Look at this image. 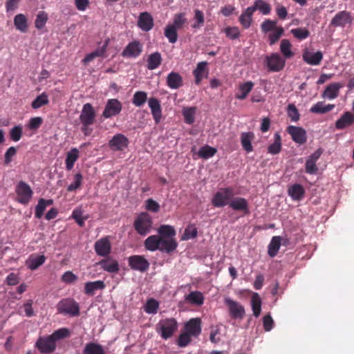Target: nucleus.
<instances>
[{
	"mask_svg": "<svg viewBox=\"0 0 354 354\" xmlns=\"http://www.w3.org/2000/svg\"><path fill=\"white\" fill-rule=\"evenodd\" d=\"M207 62H201L197 64L196 69L194 70L193 74L195 77V83L200 84L204 77H207L208 71L207 69Z\"/></svg>",
	"mask_w": 354,
	"mask_h": 354,
	"instance_id": "cd10ccee",
	"label": "nucleus"
},
{
	"mask_svg": "<svg viewBox=\"0 0 354 354\" xmlns=\"http://www.w3.org/2000/svg\"><path fill=\"white\" fill-rule=\"evenodd\" d=\"M216 151H217L215 148L209 145H205L200 148L198 154L200 158L203 159H208L211 157H213L216 154Z\"/></svg>",
	"mask_w": 354,
	"mask_h": 354,
	"instance_id": "09e8293b",
	"label": "nucleus"
},
{
	"mask_svg": "<svg viewBox=\"0 0 354 354\" xmlns=\"http://www.w3.org/2000/svg\"><path fill=\"white\" fill-rule=\"evenodd\" d=\"M16 194L17 195V201L23 205H27L33 194V192L28 184L24 181H19L16 186Z\"/></svg>",
	"mask_w": 354,
	"mask_h": 354,
	"instance_id": "1a4fd4ad",
	"label": "nucleus"
},
{
	"mask_svg": "<svg viewBox=\"0 0 354 354\" xmlns=\"http://www.w3.org/2000/svg\"><path fill=\"white\" fill-rule=\"evenodd\" d=\"M129 267L133 270L140 272H145L149 268V263L147 259L142 255H132L128 258Z\"/></svg>",
	"mask_w": 354,
	"mask_h": 354,
	"instance_id": "9b49d317",
	"label": "nucleus"
},
{
	"mask_svg": "<svg viewBox=\"0 0 354 354\" xmlns=\"http://www.w3.org/2000/svg\"><path fill=\"white\" fill-rule=\"evenodd\" d=\"M353 123L354 115L349 111H346L336 121L335 128L338 130H342L350 127Z\"/></svg>",
	"mask_w": 354,
	"mask_h": 354,
	"instance_id": "b1692460",
	"label": "nucleus"
},
{
	"mask_svg": "<svg viewBox=\"0 0 354 354\" xmlns=\"http://www.w3.org/2000/svg\"><path fill=\"white\" fill-rule=\"evenodd\" d=\"M14 25L17 30L21 32L28 30V19L24 14H18L14 18Z\"/></svg>",
	"mask_w": 354,
	"mask_h": 354,
	"instance_id": "4c0bfd02",
	"label": "nucleus"
},
{
	"mask_svg": "<svg viewBox=\"0 0 354 354\" xmlns=\"http://www.w3.org/2000/svg\"><path fill=\"white\" fill-rule=\"evenodd\" d=\"M49 102L48 95L46 93H42L38 95L32 102V107L35 109H37L41 106L48 104Z\"/></svg>",
	"mask_w": 354,
	"mask_h": 354,
	"instance_id": "864d4df0",
	"label": "nucleus"
},
{
	"mask_svg": "<svg viewBox=\"0 0 354 354\" xmlns=\"http://www.w3.org/2000/svg\"><path fill=\"white\" fill-rule=\"evenodd\" d=\"M196 108L194 106L184 108L183 109L182 113L184 117L185 123L188 124H192L194 122V115L196 113Z\"/></svg>",
	"mask_w": 354,
	"mask_h": 354,
	"instance_id": "8fccbe9b",
	"label": "nucleus"
},
{
	"mask_svg": "<svg viewBox=\"0 0 354 354\" xmlns=\"http://www.w3.org/2000/svg\"><path fill=\"white\" fill-rule=\"evenodd\" d=\"M335 107V104H326L324 102L320 101L315 104L310 109V111L316 114H324L331 111Z\"/></svg>",
	"mask_w": 354,
	"mask_h": 354,
	"instance_id": "72a5a7b5",
	"label": "nucleus"
},
{
	"mask_svg": "<svg viewBox=\"0 0 354 354\" xmlns=\"http://www.w3.org/2000/svg\"><path fill=\"white\" fill-rule=\"evenodd\" d=\"M147 100V94L145 91H136L132 99V102L136 106H142Z\"/></svg>",
	"mask_w": 354,
	"mask_h": 354,
	"instance_id": "603ef678",
	"label": "nucleus"
},
{
	"mask_svg": "<svg viewBox=\"0 0 354 354\" xmlns=\"http://www.w3.org/2000/svg\"><path fill=\"white\" fill-rule=\"evenodd\" d=\"M96 254L100 257H107L111 252V243L109 236H105L97 240L94 245Z\"/></svg>",
	"mask_w": 354,
	"mask_h": 354,
	"instance_id": "4468645a",
	"label": "nucleus"
},
{
	"mask_svg": "<svg viewBox=\"0 0 354 354\" xmlns=\"http://www.w3.org/2000/svg\"><path fill=\"white\" fill-rule=\"evenodd\" d=\"M46 259V257L44 254H32L28 257L25 264L30 270H35L45 263Z\"/></svg>",
	"mask_w": 354,
	"mask_h": 354,
	"instance_id": "aec40b11",
	"label": "nucleus"
},
{
	"mask_svg": "<svg viewBox=\"0 0 354 354\" xmlns=\"http://www.w3.org/2000/svg\"><path fill=\"white\" fill-rule=\"evenodd\" d=\"M148 104L153 120L156 124H158L162 118V109L160 101L157 98L151 97L148 101Z\"/></svg>",
	"mask_w": 354,
	"mask_h": 354,
	"instance_id": "5701e85b",
	"label": "nucleus"
},
{
	"mask_svg": "<svg viewBox=\"0 0 354 354\" xmlns=\"http://www.w3.org/2000/svg\"><path fill=\"white\" fill-rule=\"evenodd\" d=\"M82 354H106L101 344L90 342L84 346Z\"/></svg>",
	"mask_w": 354,
	"mask_h": 354,
	"instance_id": "c9c22d12",
	"label": "nucleus"
},
{
	"mask_svg": "<svg viewBox=\"0 0 354 354\" xmlns=\"http://www.w3.org/2000/svg\"><path fill=\"white\" fill-rule=\"evenodd\" d=\"M178 30L171 24L166 26L165 28V36L171 44H174L178 40Z\"/></svg>",
	"mask_w": 354,
	"mask_h": 354,
	"instance_id": "37998d69",
	"label": "nucleus"
},
{
	"mask_svg": "<svg viewBox=\"0 0 354 354\" xmlns=\"http://www.w3.org/2000/svg\"><path fill=\"white\" fill-rule=\"evenodd\" d=\"M342 87L343 85L341 83L335 82L330 84L324 89L322 97L329 100L335 99L338 96L339 89Z\"/></svg>",
	"mask_w": 354,
	"mask_h": 354,
	"instance_id": "393cba45",
	"label": "nucleus"
},
{
	"mask_svg": "<svg viewBox=\"0 0 354 354\" xmlns=\"http://www.w3.org/2000/svg\"><path fill=\"white\" fill-rule=\"evenodd\" d=\"M142 44L138 40L129 42L122 50L121 55L125 58H136L142 52Z\"/></svg>",
	"mask_w": 354,
	"mask_h": 354,
	"instance_id": "f8f14e48",
	"label": "nucleus"
},
{
	"mask_svg": "<svg viewBox=\"0 0 354 354\" xmlns=\"http://www.w3.org/2000/svg\"><path fill=\"white\" fill-rule=\"evenodd\" d=\"M253 86L254 83L252 82H247L241 84L239 88V92L236 94V98L239 100L245 99L248 93L252 91Z\"/></svg>",
	"mask_w": 354,
	"mask_h": 354,
	"instance_id": "79ce46f5",
	"label": "nucleus"
},
{
	"mask_svg": "<svg viewBox=\"0 0 354 354\" xmlns=\"http://www.w3.org/2000/svg\"><path fill=\"white\" fill-rule=\"evenodd\" d=\"M223 32L226 36L230 39H236L240 36V31L238 27H227L224 29Z\"/></svg>",
	"mask_w": 354,
	"mask_h": 354,
	"instance_id": "338daca9",
	"label": "nucleus"
},
{
	"mask_svg": "<svg viewBox=\"0 0 354 354\" xmlns=\"http://www.w3.org/2000/svg\"><path fill=\"white\" fill-rule=\"evenodd\" d=\"M10 139L14 142L19 141L23 134V128L21 126H15L9 132Z\"/></svg>",
	"mask_w": 354,
	"mask_h": 354,
	"instance_id": "052dcab7",
	"label": "nucleus"
},
{
	"mask_svg": "<svg viewBox=\"0 0 354 354\" xmlns=\"http://www.w3.org/2000/svg\"><path fill=\"white\" fill-rule=\"evenodd\" d=\"M194 22L192 25V28L194 29H199L201 28L205 22V16L203 11L196 9L194 10Z\"/></svg>",
	"mask_w": 354,
	"mask_h": 354,
	"instance_id": "49530a36",
	"label": "nucleus"
},
{
	"mask_svg": "<svg viewBox=\"0 0 354 354\" xmlns=\"http://www.w3.org/2000/svg\"><path fill=\"white\" fill-rule=\"evenodd\" d=\"M102 269L109 273H117L119 270V263L117 260L112 258L103 259L97 263Z\"/></svg>",
	"mask_w": 354,
	"mask_h": 354,
	"instance_id": "4be33fe9",
	"label": "nucleus"
},
{
	"mask_svg": "<svg viewBox=\"0 0 354 354\" xmlns=\"http://www.w3.org/2000/svg\"><path fill=\"white\" fill-rule=\"evenodd\" d=\"M252 7L257 8V10H259L263 15H268L271 10L270 6L261 0L256 1L254 6Z\"/></svg>",
	"mask_w": 354,
	"mask_h": 354,
	"instance_id": "69168bd1",
	"label": "nucleus"
},
{
	"mask_svg": "<svg viewBox=\"0 0 354 354\" xmlns=\"http://www.w3.org/2000/svg\"><path fill=\"white\" fill-rule=\"evenodd\" d=\"M225 304L232 319H243L244 318L245 311L244 307L241 304L229 297L225 299Z\"/></svg>",
	"mask_w": 354,
	"mask_h": 354,
	"instance_id": "9d476101",
	"label": "nucleus"
},
{
	"mask_svg": "<svg viewBox=\"0 0 354 354\" xmlns=\"http://www.w3.org/2000/svg\"><path fill=\"white\" fill-rule=\"evenodd\" d=\"M159 308V303L154 299H149L145 306V311L148 314H156Z\"/></svg>",
	"mask_w": 354,
	"mask_h": 354,
	"instance_id": "6e6d98bb",
	"label": "nucleus"
},
{
	"mask_svg": "<svg viewBox=\"0 0 354 354\" xmlns=\"http://www.w3.org/2000/svg\"><path fill=\"white\" fill-rule=\"evenodd\" d=\"M104 288V281L100 280L87 282L84 285V293L88 295H93L95 290H103Z\"/></svg>",
	"mask_w": 354,
	"mask_h": 354,
	"instance_id": "f704fd0d",
	"label": "nucleus"
},
{
	"mask_svg": "<svg viewBox=\"0 0 354 354\" xmlns=\"http://www.w3.org/2000/svg\"><path fill=\"white\" fill-rule=\"evenodd\" d=\"M48 15L44 11H40L37 15L35 21V26L37 29L41 30L42 29L47 21H48Z\"/></svg>",
	"mask_w": 354,
	"mask_h": 354,
	"instance_id": "5fc2aeb1",
	"label": "nucleus"
},
{
	"mask_svg": "<svg viewBox=\"0 0 354 354\" xmlns=\"http://www.w3.org/2000/svg\"><path fill=\"white\" fill-rule=\"evenodd\" d=\"M157 231L158 235H151L145 239V249L151 252L159 250L167 254L175 251L178 247V242L175 239L176 233L174 227L161 225Z\"/></svg>",
	"mask_w": 354,
	"mask_h": 354,
	"instance_id": "f257e3e1",
	"label": "nucleus"
},
{
	"mask_svg": "<svg viewBox=\"0 0 354 354\" xmlns=\"http://www.w3.org/2000/svg\"><path fill=\"white\" fill-rule=\"evenodd\" d=\"M261 28L262 32L267 33L270 31H273L278 28L277 26V21L270 19H266L261 24Z\"/></svg>",
	"mask_w": 354,
	"mask_h": 354,
	"instance_id": "680f3d73",
	"label": "nucleus"
},
{
	"mask_svg": "<svg viewBox=\"0 0 354 354\" xmlns=\"http://www.w3.org/2000/svg\"><path fill=\"white\" fill-rule=\"evenodd\" d=\"M79 158V151L77 148H73L69 151L66 154V168L67 170H71L73 167L75 162Z\"/></svg>",
	"mask_w": 354,
	"mask_h": 354,
	"instance_id": "58836bf2",
	"label": "nucleus"
},
{
	"mask_svg": "<svg viewBox=\"0 0 354 354\" xmlns=\"http://www.w3.org/2000/svg\"><path fill=\"white\" fill-rule=\"evenodd\" d=\"M284 30L281 26L273 30V32L268 35V40L270 45H274L277 42L280 37L283 34Z\"/></svg>",
	"mask_w": 354,
	"mask_h": 354,
	"instance_id": "bf43d9fd",
	"label": "nucleus"
},
{
	"mask_svg": "<svg viewBox=\"0 0 354 354\" xmlns=\"http://www.w3.org/2000/svg\"><path fill=\"white\" fill-rule=\"evenodd\" d=\"M263 64L271 72H279L283 69L286 60L279 53H273L266 56Z\"/></svg>",
	"mask_w": 354,
	"mask_h": 354,
	"instance_id": "0eeeda50",
	"label": "nucleus"
},
{
	"mask_svg": "<svg viewBox=\"0 0 354 354\" xmlns=\"http://www.w3.org/2000/svg\"><path fill=\"white\" fill-rule=\"evenodd\" d=\"M35 347L41 354H52L55 351L57 344L50 335H46L37 339Z\"/></svg>",
	"mask_w": 354,
	"mask_h": 354,
	"instance_id": "6e6552de",
	"label": "nucleus"
},
{
	"mask_svg": "<svg viewBox=\"0 0 354 354\" xmlns=\"http://www.w3.org/2000/svg\"><path fill=\"white\" fill-rule=\"evenodd\" d=\"M282 238L280 236H274L272 238L268 246V254L270 257H274L281 247Z\"/></svg>",
	"mask_w": 354,
	"mask_h": 354,
	"instance_id": "473e14b6",
	"label": "nucleus"
},
{
	"mask_svg": "<svg viewBox=\"0 0 354 354\" xmlns=\"http://www.w3.org/2000/svg\"><path fill=\"white\" fill-rule=\"evenodd\" d=\"M185 300L192 304L201 306L204 302V297L199 291H192L186 295Z\"/></svg>",
	"mask_w": 354,
	"mask_h": 354,
	"instance_id": "ea45409f",
	"label": "nucleus"
},
{
	"mask_svg": "<svg viewBox=\"0 0 354 354\" xmlns=\"http://www.w3.org/2000/svg\"><path fill=\"white\" fill-rule=\"evenodd\" d=\"M229 206L235 211L243 212L244 214H249V204L245 198H232Z\"/></svg>",
	"mask_w": 354,
	"mask_h": 354,
	"instance_id": "412c9836",
	"label": "nucleus"
},
{
	"mask_svg": "<svg viewBox=\"0 0 354 354\" xmlns=\"http://www.w3.org/2000/svg\"><path fill=\"white\" fill-rule=\"evenodd\" d=\"M59 313L69 315L75 317L80 314V306L73 299L67 298L62 299L57 305Z\"/></svg>",
	"mask_w": 354,
	"mask_h": 354,
	"instance_id": "423d86ee",
	"label": "nucleus"
},
{
	"mask_svg": "<svg viewBox=\"0 0 354 354\" xmlns=\"http://www.w3.org/2000/svg\"><path fill=\"white\" fill-rule=\"evenodd\" d=\"M281 149V140L279 133L274 135V142L268 147V153L275 155L279 153Z\"/></svg>",
	"mask_w": 354,
	"mask_h": 354,
	"instance_id": "3c124183",
	"label": "nucleus"
},
{
	"mask_svg": "<svg viewBox=\"0 0 354 354\" xmlns=\"http://www.w3.org/2000/svg\"><path fill=\"white\" fill-rule=\"evenodd\" d=\"M167 85L171 89H178L183 85L182 76L177 72H171L167 77Z\"/></svg>",
	"mask_w": 354,
	"mask_h": 354,
	"instance_id": "bb28decb",
	"label": "nucleus"
},
{
	"mask_svg": "<svg viewBox=\"0 0 354 354\" xmlns=\"http://www.w3.org/2000/svg\"><path fill=\"white\" fill-rule=\"evenodd\" d=\"M234 195V188L232 187L220 188L212 198V204L215 207H223L230 205L231 199Z\"/></svg>",
	"mask_w": 354,
	"mask_h": 354,
	"instance_id": "39448f33",
	"label": "nucleus"
},
{
	"mask_svg": "<svg viewBox=\"0 0 354 354\" xmlns=\"http://www.w3.org/2000/svg\"><path fill=\"white\" fill-rule=\"evenodd\" d=\"M322 153V150L318 149L313 153H312L306 162V171L308 174H313L317 171V167L316 162L319 158Z\"/></svg>",
	"mask_w": 354,
	"mask_h": 354,
	"instance_id": "6ab92c4d",
	"label": "nucleus"
},
{
	"mask_svg": "<svg viewBox=\"0 0 354 354\" xmlns=\"http://www.w3.org/2000/svg\"><path fill=\"white\" fill-rule=\"evenodd\" d=\"M55 343L57 341L67 338L71 335V331L67 328H61L58 330H55L51 335H50Z\"/></svg>",
	"mask_w": 354,
	"mask_h": 354,
	"instance_id": "a18cd8bd",
	"label": "nucleus"
},
{
	"mask_svg": "<svg viewBox=\"0 0 354 354\" xmlns=\"http://www.w3.org/2000/svg\"><path fill=\"white\" fill-rule=\"evenodd\" d=\"M152 218L147 212H141L139 214L133 222L135 230L142 236H145L150 233L152 229Z\"/></svg>",
	"mask_w": 354,
	"mask_h": 354,
	"instance_id": "20e7f679",
	"label": "nucleus"
},
{
	"mask_svg": "<svg viewBox=\"0 0 354 354\" xmlns=\"http://www.w3.org/2000/svg\"><path fill=\"white\" fill-rule=\"evenodd\" d=\"M254 138V134L253 132H243L241 134V143L243 149L247 152L250 153L253 151V147L252 145V141Z\"/></svg>",
	"mask_w": 354,
	"mask_h": 354,
	"instance_id": "2f4dec72",
	"label": "nucleus"
},
{
	"mask_svg": "<svg viewBox=\"0 0 354 354\" xmlns=\"http://www.w3.org/2000/svg\"><path fill=\"white\" fill-rule=\"evenodd\" d=\"M288 115L292 121L297 122L299 119V113L295 104H290L288 106Z\"/></svg>",
	"mask_w": 354,
	"mask_h": 354,
	"instance_id": "774afa93",
	"label": "nucleus"
},
{
	"mask_svg": "<svg viewBox=\"0 0 354 354\" xmlns=\"http://www.w3.org/2000/svg\"><path fill=\"white\" fill-rule=\"evenodd\" d=\"M95 117L96 113L93 106L90 103L84 104L80 115V120L82 123L81 131L85 136H90L92 133L93 129L89 127L94 124Z\"/></svg>",
	"mask_w": 354,
	"mask_h": 354,
	"instance_id": "f03ea898",
	"label": "nucleus"
},
{
	"mask_svg": "<svg viewBox=\"0 0 354 354\" xmlns=\"http://www.w3.org/2000/svg\"><path fill=\"white\" fill-rule=\"evenodd\" d=\"M162 60V59L159 52L150 54L147 60V68L151 71L157 68L161 64Z\"/></svg>",
	"mask_w": 354,
	"mask_h": 354,
	"instance_id": "e433bc0d",
	"label": "nucleus"
},
{
	"mask_svg": "<svg viewBox=\"0 0 354 354\" xmlns=\"http://www.w3.org/2000/svg\"><path fill=\"white\" fill-rule=\"evenodd\" d=\"M129 141L122 133L115 134L109 142V147L113 151H123L129 145Z\"/></svg>",
	"mask_w": 354,
	"mask_h": 354,
	"instance_id": "2eb2a0df",
	"label": "nucleus"
},
{
	"mask_svg": "<svg viewBox=\"0 0 354 354\" xmlns=\"http://www.w3.org/2000/svg\"><path fill=\"white\" fill-rule=\"evenodd\" d=\"M187 23V19L185 17L184 12L177 13L174 15L173 23L171 24L177 30L183 28L184 25Z\"/></svg>",
	"mask_w": 354,
	"mask_h": 354,
	"instance_id": "de8ad7c7",
	"label": "nucleus"
},
{
	"mask_svg": "<svg viewBox=\"0 0 354 354\" xmlns=\"http://www.w3.org/2000/svg\"><path fill=\"white\" fill-rule=\"evenodd\" d=\"M251 306L253 315L256 317H258L260 315L261 311V299L257 292H254L252 295Z\"/></svg>",
	"mask_w": 354,
	"mask_h": 354,
	"instance_id": "a19ab883",
	"label": "nucleus"
},
{
	"mask_svg": "<svg viewBox=\"0 0 354 354\" xmlns=\"http://www.w3.org/2000/svg\"><path fill=\"white\" fill-rule=\"evenodd\" d=\"M186 333L192 337H197L201 333V319L200 318H192L184 326Z\"/></svg>",
	"mask_w": 354,
	"mask_h": 354,
	"instance_id": "f3484780",
	"label": "nucleus"
},
{
	"mask_svg": "<svg viewBox=\"0 0 354 354\" xmlns=\"http://www.w3.org/2000/svg\"><path fill=\"white\" fill-rule=\"evenodd\" d=\"M192 335L186 333L182 332L176 341L177 345L180 348L187 346L192 342Z\"/></svg>",
	"mask_w": 354,
	"mask_h": 354,
	"instance_id": "4d7b16f0",
	"label": "nucleus"
},
{
	"mask_svg": "<svg viewBox=\"0 0 354 354\" xmlns=\"http://www.w3.org/2000/svg\"><path fill=\"white\" fill-rule=\"evenodd\" d=\"M353 18L349 12L346 10L337 12L330 21V26L335 27H344L346 24H351Z\"/></svg>",
	"mask_w": 354,
	"mask_h": 354,
	"instance_id": "a211bd4d",
	"label": "nucleus"
},
{
	"mask_svg": "<svg viewBox=\"0 0 354 354\" xmlns=\"http://www.w3.org/2000/svg\"><path fill=\"white\" fill-rule=\"evenodd\" d=\"M323 59V54L321 51L310 53L308 51L303 54V59L305 62L313 66H317L320 64Z\"/></svg>",
	"mask_w": 354,
	"mask_h": 354,
	"instance_id": "c756f323",
	"label": "nucleus"
},
{
	"mask_svg": "<svg viewBox=\"0 0 354 354\" xmlns=\"http://www.w3.org/2000/svg\"><path fill=\"white\" fill-rule=\"evenodd\" d=\"M287 132L291 136L292 139L296 143L303 145L306 142V131L302 127L289 126Z\"/></svg>",
	"mask_w": 354,
	"mask_h": 354,
	"instance_id": "dca6fc26",
	"label": "nucleus"
},
{
	"mask_svg": "<svg viewBox=\"0 0 354 354\" xmlns=\"http://www.w3.org/2000/svg\"><path fill=\"white\" fill-rule=\"evenodd\" d=\"M291 43L288 39H283L281 41L280 50L284 57V59H288L294 55L293 52L291 50Z\"/></svg>",
	"mask_w": 354,
	"mask_h": 354,
	"instance_id": "c03bdc74",
	"label": "nucleus"
},
{
	"mask_svg": "<svg viewBox=\"0 0 354 354\" xmlns=\"http://www.w3.org/2000/svg\"><path fill=\"white\" fill-rule=\"evenodd\" d=\"M290 32L292 35L299 40L306 39L310 35V32L306 28H297L292 29Z\"/></svg>",
	"mask_w": 354,
	"mask_h": 354,
	"instance_id": "13d9d810",
	"label": "nucleus"
},
{
	"mask_svg": "<svg viewBox=\"0 0 354 354\" xmlns=\"http://www.w3.org/2000/svg\"><path fill=\"white\" fill-rule=\"evenodd\" d=\"M138 26L144 31H149L153 26V19L151 15L147 12H142L138 21Z\"/></svg>",
	"mask_w": 354,
	"mask_h": 354,
	"instance_id": "a878e982",
	"label": "nucleus"
},
{
	"mask_svg": "<svg viewBox=\"0 0 354 354\" xmlns=\"http://www.w3.org/2000/svg\"><path fill=\"white\" fill-rule=\"evenodd\" d=\"M198 231L197 228L192 225H188L184 232L183 235V240H189L191 239H194L197 236Z\"/></svg>",
	"mask_w": 354,
	"mask_h": 354,
	"instance_id": "e2e57ef3",
	"label": "nucleus"
},
{
	"mask_svg": "<svg viewBox=\"0 0 354 354\" xmlns=\"http://www.w3.org/2000/svg\"><path fill=\"white\" fill-rule=\"evenodd\" d=\"M288 194L293 201H301L305 195V189L300 184L295 183L288 187Z\"/></svg>",
	"mask_w": 354,
	"mask_h": 354,
	"instance_id": "c85d7f7f",
	"label": "nucleus"
},
{
	"mask_svg": "<svg viewBox=\"0 0 354 354\" xmlns=\"http://www.w3.org/2000/svg\"><path fill=\"white\" fill-rule=\"evenodd\" d=\"M122 109V103L118 99H109L105 105L102 115L104 118H110L118 115Z\"/></svg>",
	"mask_w": 354,
	"mask_h": 354,
	"instance_id": "ddd939ff",
	"label": "nucleus"
},
{
	"mask_svg": "<svg viewBox=\"0 0 354 354\" xmlns=\"http://www.w3.org/2000/svg\"><path fill=\"white\" fill-rule=\"evenodd\" d=\"M257 10V8L248 7L240 15L239 22L244 28H248L252 23V17Z\"/></svg>",
	"mask_w": 354,
	"mask_h": 354,
	"instance_id": "7c9ffc66",
	"label": "nucleus"
},
{
	"mask_svg": "<svg viewBox=\"0 0 354 354\" xmlns=\"http://www.w3.org/2000/svg\"><path fill=\"white\" fill-rule=\"evenodd\" d=\"M82 179L83 177L81 174H76L74 176V182L68 186L67 191L71 192L79 189L82 185Z\"/></svg>",
	"mask_w": 354,
	"mask_h": 354,
	"instance_id": "0e129e2a",
	"label": "nucleus"
},
{
	"mask_svg": "<svg viewBox=\"0 0 354 354\" xmlns=\"http://www.w3.org/2000/svg\"><path fill=\"white\" fill-rule=\"evenodd\" d=\"M178 329V322L174 318L160 319L156 326V331L162 339H168L171 337Z\"/></svg>",
	"mask_w": 354,
	"mask_h": 354,
	"instance_id": "7ed1b4c3",
	"label": "nucleus"
}]
</instances>
